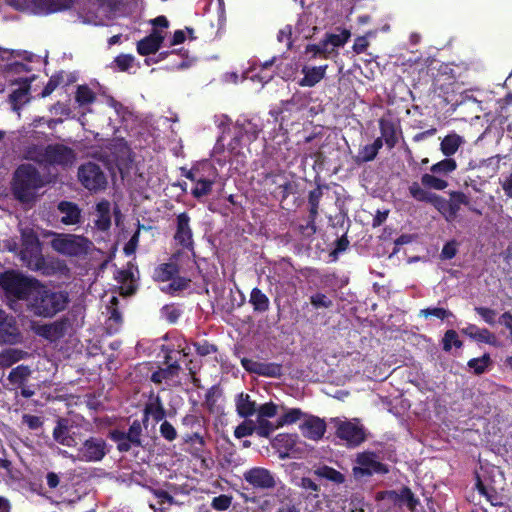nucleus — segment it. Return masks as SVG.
<instances>
[{
  "label": "nucleus",
  "instance_id": "f257e3e1",
  "mask_svg": "<svg viewBox=\"0 0 512 512\" xmlns=\"http://www.w3.org/2000/svg\"><path fill=\"white\" fill-rule=\"evenodd\" d=\"M69 303L70 296L66 290H56L40 282L26 307L33 316L50 319L66 310Z\"/></svg>",
  "mask_w": 512,
  "mask_h": 512
},
{
  "label": "nucleus",
  "instance_id": "f03ea898",
  "mask_svg": "<svg viewBox=\"0 0 512 512\" xmlns=\"http://www.w3.org/2000/svg\"><path fill=\"white\" fill-rule=\"evenodd\" d=\"M43 185V179L35 166L21 164L14 172L12 193L18 201L28 203L34 200L38 189Z\"/></svg>",
  "mask_w": 512,
  "mask_h": 512
},
{
  "label": "nucleus",
  "instance_id": "7ed1b4c3",
  "mask_svg": "<svg viewBox=\"0 0 512 512\" xmlns=\"http://www.w3.org/2000/svg\"><path fill=\"white\" fill-rule=\"evenodd\" d=\"M40 281L28 277L15 270H8L0 274V287L9 299L26 301L29 303Z\"/></svg>",
  "mask_w": 512,
  "mask_h": 512
},
{
  "label": "nucleus",
  "instance_id": "20e7f679",
  "mask_svg": "<svg viewBox=\"0 0 512 512\" xmlns=\"http://www.w3.org/2000/svg\"><path fill=\"white\" fill-rule=\"evenodd\" d=\"M20 256L29 269L48 274V266L42 254L41 243L33 231L22 234Z\"/></svg>",
  "mask_w": 512,
  "mask_h": 512
},
{
  "label": "nucleus",
  "instance_id": "39448f33",
  "mask_svg": "<svg viewBox=\"0 0 512 512\" xmlns=\"http://www.w3.org/2000/svg\"><path fill=\"white\" fill-rule=\"evenodd\" d=\"M92 242L76 234H56L51 241L52 248L59 254L69 257H81L88 254Z\"/></svg>",
  "mask_w": 512,
  "mask_h": 512
},
{
  "label": "nucleus",
  "instance_id": "423d86ee",
  "mask_svg": "<svg viewBox=\"0 0 512 512\" xmlns=\"http://www.w3.org/2000/svg\"><path fill=\"white\" fill-rule=\"evenodd\" d=\"M143 421L135 419L127 431L114 429L109 431V438L117 444V450L120 453H127L133 447L143 448Z\"/></svg>",
  "mask_w": 512,
  "mask_h": 512
},
{
  "label": "nucleus",
  "instance_id": "0eeeda50",
  "mask_svg": "<svg viewBox=\"0 0 512 512\" xmlns=\"http://www.w3.org/2000/svg\"><path fill=\"white\" fill-rule=\"evenodd\" d=\"M356 465L353 467V475L356 478L371 477L375 474L386 475L389 473V466L379 460L377 453L363 451L356 455Z\"/></svg>",
  "mask_w": 512,
  "mask_h": 512
},
{
  "label": "nucleus",
  "instance_id": "6e6552de",
  "mask_svg": "<svg viewBox=\"0 0 512 512\" xmlns=\"http://www.w3.org/2000/svg\"><path fill=\"white\" fill-rule=\"evenodd\" d=\"M450 198L446 199L438 196L435 209L449 222L454 221L459 213L461 205L468 206L469 210L481 215V211L470 206V200L467 195L461 191H452Z\"/></svg>",
  "mask_w": 512,
  "mask_h": 512
},
{
  "label": "nucleus",
  "instance_id": "1a4fd4ad",
  "mask_svg": "<svg viewBox=\"0 0 512 512\" xmlns=\"http://www.w3.org/2000/svg\"><path fill=\"white\" fill-rule=\"evenodd\" d=\"M78 180L84 188L91 192L104 190L107 186V178L101 167L93 162L82 164L78 168Z\"/></svg>",
  "mask_w": 512,
  "mask_h": 512
},
{
  "label": "nucleus",
  "instance_id": "9d476101",
  "mask_svg": "<svg viewBox=\"0 0 512 512\" xmlns=\"http://www.w3.org/2000/svg\"><path fill=\"white\" fill-rule=\"evenodd\" d=\"M108 453L106 440L91 436L78 449V459L84 462H100Z\"/></svg>",
  "mask_w": 512,
  "mask_h": 512
},
{
  "label": "nucleus",
  "instance_id": "9b49d317",
  "mask_svg": "<svg viewBox=\"0 0 512 512\" xmlns=\"http://www.w3.org/2000/svg\"><path fill=\"white\" fill-rule=\"evenodd\" d=\"M41 157V160L49 165L68 166L74 162L75 152L63 144H49L44 148Z\"/></svg>",
  "mask_w": 512,
  "mask_h": 512
},
{
  "label": "nucleus",
  "instance_id": "f8f14e48",
  "mask_svg": "<svg viewBox=\"0 0 512 512\" xmlns=\"http://www.w3.org/2000/svg\"><path fill=\"white\" fill-rule=\"evenodd\" d=\"M335 434L339 439L345 441L349 448L358 447L366 440L364 427L351 421H339Z\"/></svg>",
  "mask_w": 512,
  "mask_h": 512
},
{
  "label": "nucleus",
  "instance_id": "ddd939ff",
  "mask_svg": "<svg viewBox=\"0 0 512 512\" xmlns=\"http://www.w3.org/2000/svg\"><path fill=\"white\" fill-rule=\"evenodd\" d=\"M243 479L252 488L258 490H268L276 486V480L273 473L263 467H253L243 473Z\"/></svg>",
  "mask_w": 512,
  "mask_h": 512
},
{
  "label": "nucleus",
  "instance_id": "4468645a",
  "mask_svg": "<svg viewBox=\"0 0 512 512\" xmlns=\"http://www.w3.org/2000/svg\"><path fill=\"white\" fill-rule=\"evenodd\" d=\"M176 232L174 240L185 249L192 250L194 247L193 232L190 227V216L187 212L177 215Z\"/></svg>",
  "mask_w": 512,
  "mask_h": 512
},
{
  "label": "nucleus",
  "instance_id": "2eb2a0df",
  "mask_svg": "<svg viewBox=\"0 0 512 512\" xmlns=\"http://www.w3.org/2000/svg\"><path fill=\"white\" fill-rule=\"evenodd\" d=\"M21 340V333L13 316L0 309V343L16 344Z\"/></svg>",
  "mask_w": 512,
  "mask_h": 512
},
{
  "label": "nucleus",
  "instance_id": "dca6fc26",
  "mask_svg": "<svg viewBox=\"0 0 512 512\" xmlns=\"http://www.w3.org/2000/svg\"><path fill=\"white\" fill-rule=\"evenodd\" d=\"M300 441L297 434H279L274 439V447L277 448L281 458L296 457L301 452Z\"/></svg>",
  "mask_w": 512,
  "mask_h": 512
},
{
  "label": "nucleus",
  "instance_id": "f3484780",
  "mask_svg": "<svg viewBox=\"0 0 512 512\" xmlns=\"http://www.w3.org/2000/svg\"><path fill=\"white\" fill-rule=\"evenodd\" d=\"M379 129L387 148L393 149L398 143V133H401L399 122L391 117H381L379 119Z\"/></svg>",
  "mask_w": 512,
  "mask_h": 512
},
{
  "label": "nucleus",
  "instance_id": "a211bd4d",
  "mask_svg": "<svg viewBox=\"0 0 512 512\" xmlns=\"http://www.w3.org/2000/svg\"><path fill=\"white\" fill-rule=\"evenodd\" d=\"M149 417H152L153 420L158 423L165 419L166 410L163 406L162 399L159 395H154L153 393L150 395L149 401L145 404L143 410V425L147 428Z\"/></svg>",
  "mask_w": 512,
  "mask_h": 512
},
{
  "label": "nucleus",
  "instance_id": "6ab92c4d",
  "mask_svg": "<svg viewBox=\"0 0 512 512\" xmlns=\"http://www.w3.org/2000/svg\"><path fill=\"white\" fill-rule=\"evenodd\" d=\"M233 128L238 129L239 133L243 134L246 143H252L257 140L263 130V126L259 120L246 117L238 118Z\"/></svg>",
  "mask_w": 512,
  "mask_h": 512
},
{
  "label": "nucleus",
  "instance_id": "aec40b11",
  "mask_svg": "<svg viewBox=\"0 0 512 512\" xmlns=\"http://www.w3.org/2000/svg\"><path fill=\"white\" fill-rule=\"evenodd\" d=\"M34 5L35 11L42 14H51L70 9L75 0H23Z\"/></svg>",
  "mask_w": 512,
  "mask_h": 512
},
{
  "label": "nucleus",
  "instance_id": "412c9836",
  "mask_svg": "<svg viewBox=\"0 0 512 512\" xmlns=\"http://www.w3.org/2000/svg\"><path fill=\"white\" fill-rule=\"evenodd\" d=\"M164 41V36L158 30L152 32L137 42V52L141 56H148L155 54L161 47Z\"/></svg>",
  "mask_w": 512,
  "mask_h": 512
},
{
  "label": "nucleus",
  "instance_id": "4be33fe9",
  "mask_svg": "<svg viewBox=\"0 0 512 512\" xmlns=\"http://www.w3.org/2000/svg\"><path fill=\"white\" fill-rule=\"evenodd\" d=\"M300 429L304 437L317 441L323 437L326 431V423L319 417L309 416L300 425Z\"/></svg>",
  "mask_w": 512,
  "mask_h": 512
},
{
  "label": "nucleus",
  "instance_id": "5701e85b",
  "mask_svg": "<svg viewBox=\"0 0 512 512\" xmlns=\"http://www.w3.org/2000/svg\"><path fill=\"white\" fill-rule=\"evenodd\" d=\"M68 327L69 320L64 317L52 323L41 325L37 333L46 339L56 340L65 336Z\"/></svg>",
  "mask_w": 512,
  "mask_h": 512
},
{
  "label": "nucleus",
  "instance_id": "b1692460",
  "mask_svg": "<svg viewBox=\"0 0 512 512\" xmlns=\"http://www.w3.org/2000/svg\"><path fill=\"white\" fill-rule=\"evenodd\" d=\"M327 65L321 66H303L301 72L303 77L298 81L301 87H314L326 75Z\"/></svg>",
  "mask_w": 512,
  "mask_h": 512
},
{
  "label": "nucleus",
  "instance_id": "393cba45",
  "mask_svg": "<svg viewBox=\"0 0 512 512\" xmlns=\"http://www.w3.org/2000/svg\"><path fill=\"white\" fill-rule=\"evenodd\" d=\"M52 435L54 441L63 446L75 447L77 445L75 438L70 434L68 419L66 418H59L57 420Z\"/></svg>",
  "mask_w": 512,
  "mask_h": 512
},
{
  "label": "nucleus",
  "instance_id": "a878e982",
  "mask_svg": "<svg viewBox=\"0 0 512 512\" xmlns=\"http://www.w3.org/2000/svg\"><path fill=\"white\" fill-rule=\"evenodd\" d=\"M59 212L63 215L61 222L64 225H75L81 221V209L70 201H61L57 206Z\"/></svg>",
  "mask_w": 512,
  "mask_h": 512
},
{
  "label": "nucleus",
  "instance_id": "bb28decb",
  "mask_svg": "<svg viewBox=\"0 0 512 512\" xmlns=\"http://www.w3.org/2000/svg\"><path fill=\"white\" fill-rule=\"evenodd\" d=\"M316 218L309 213L307 218L291 223V228L301 240H311L317 230Z\"/></svg>",
  "mask_w": 512,
  "mask_h": 512
},
{
  "label": "nucleus",
  "instance_id": "cd10ccee",
  "mask_svg": "<svg viewBox=\"0 0 512 512\" xmlns=\"http://www.w3.org/2000/svg\"><path fill=\"white\" fill-rule=\"evenodd\" d=\"M462 332L469 336L471 339L481 343H487L493 346L497 345L496 336L487 328H479L475 324H469Z\"/></svg>",
  "mask_w": 512,
  "mask_h": 512
},
{
  "label": "nucleus",
  "instance_id": "c85d7f7f",
  "mask_svg": "<svg viewBox=\"0 0 512 512\" xmlns=\"http://www.w3.org/2000/svg\"><path fill=\"white\" fill-rule=\"evenodd\" d=\"M235 406L237 414L244 419L253 416L257 412L256 402L251 400L250 395L244 392L236 395Z\"/></svg>",
  "mask_w": 512,
  "mask_h": 512
},
{
  "label": "nucleus",
  "instance_id": "c756f323",
  "mask_svg": "<svg viewBox=\"0 0 512 512\" xmlns=\"http://www.w3.org/2000/svg\"><path fill=\"white\" fill-rule=\"evenodd\" d=\"M476 481L475 488L478 493L486 498V500L495 507H500L503 505L501 501V496L498 493L497 489L492 485H485L482 481L480 475L476 473Z\"/></svg>",
  "mask_w": 512,
  "mask_h": 512
},
{
  "label": "nucleus",
  "instance_id": "7c9ffc66",
  "mask_svg": "<svg viewBox=\"0 0 512 512\" xmlns=\"http://www.w3.org/2000/svg\"><path fill=\"white\" fill-rule=\"evenodd\" d=\"M265 503L266 505L271 506L268 509L269 512H300L294 504L293 499L289 496H281L280 494H276Z\"/></svg>",
  "mask_w": 512,
  "mask_h": 512
},
{
  "label": "nucleus",
  "instance_id": "2f4dec72",
  "mask_svg": "<svg viewBox=\"0 0 512 512\" xmlns=\"http://www.w3.org/2000/svg\"><path fill=\"white\" fill-rule=\"evenodd\" d=\"M465 143V139L455 132L447 134L440 142V151L445 157L453 156Z\"/></svg>",
  "mask_w": 512,
  "mask_h": 512
},
{
  "label": "nucleus",
  "instance_id": "473e14b6",
  "mask_svg": "<svg viewBox=\"0 0 512 512\" xmlns=\"http://www.w3.org/2000/svg\"><path fill=\"white\" fill-rule=\"evenodd\" d=\"M249 303L256 313H265L270 308L268 296L258 287H254L250 292Z\"/></svg>",
  "mask_w": 512,
  "mask_h": 512
},
{
  "label": "nucleus",
  "instance_id": "72a5a7b5",
  "mask_svg": "<svg viewBox=\"0 0 512 512\" xmlns=\"http://www.w3.org/2000/svg\"><path fill=\"white\" fill-rule=\"evenodd\" d=\"M180 369L181 367L179 360H174L173 364L154 371L150 377V380L155 384H161L164 380H169L177 376Z\"/></svg>",
  "mask_w": 512,
  "mask_h": 512
},
{
  "label": "nucleus",
  "instance_id": "f704fd0d",
  "mask_svg": "<svg viewBox=\"0 0 512 512\" xmlns=\"http://www.w3.org/2000/svg\"><path fill=\"white\" fill-rule=\"evenodd\" d=\"M96 210L98 218L95 220V226L101 231L108 230L111 226L110 203L102 200L97 203Z\"/></svg>",
  "mask_w": 512,
  "mask_h": 512
},
{
  "label": "nucleus",
  "instance_id": "c9c22d12",
  "mask_svg": "<svg viewBox=\"0 0 512 512\" xmlns=\"http://www.w3.org/2000/svg\"><path fill=\"white\" fill-rule=\"evenodd\" d=\"M409 194L411 195V197H413L416 201H419V202H425V203H430L431 205H433L435 207L436 205V202L438 199V196L437 194L435 193H432V192H429L425 189H423L418 182H413L410 186H409Z\"/></svg>",
  "mask_w": 512,
  "mask_h": 512
},
{
  "label": "nucleus",
  "instance_id": "e433bc0d",
  "mask_svg": "<svg viewBox=\"0 0 512 512\" xmlns=\"http://www.w3.org/2000/svg\"><path fill=\"white\" fill-rule=\"evenodd\" d=\"M179 273L177 264L169 262L160 264L154 271V278L159 282H166L173 279Z\"/></svg>",
  "mask_w": 512,
  "mask_h": 512
},
{
  "label": "nucleus",
  "instance_id": "4c0bfd02",
  "mask_svg": "<svg viewBox=\"0 0 512 512\" xmlns=\"http://www.w3.org/2000/svg\"><path fill=\"white\" fill-rule=\"evenodd\" d=\"M299 99H297L295 96H293L291 99L282 101L281 106L277 109H272L270 111V115L275 118L276 121H278V117L281 116V124L284 121V116H282L284 113H293L300 111V107L298 105Z\"/></svg>",
  "mask_w": 512,
  "mask_h": 512
},
{
  "label": "nucleus",
  "instance_id": "58836bf2",
  "mask_svg": "<svg viewBox=\"0 0 512 512\" xmlns=\"http://www.w3.org/2000/svg\"><path fill=\"white\" fill-rule=\"evenodd\" d=\"M31 374V370L26 365H18L17 367L13 368L9 375L8 380L9 382L18 387L23 386V384H26L28 377Z\"/></svg>",
  "mask_w": 512,
  "mask_h": 512
},
{
  "label": "nucleus",
  "instance_id": "ea45409f",
  "mask_svg": "<svg viewBox=\"0 0 512 512\" xmlns=\"http://www.w3.org/2000/svg\"><path fill=\"white\" fill-rule=\"evenodd\" d=\"M457 169V163L455 159L451 157H445L443 160L433 164L430 167V171L439 176H447Z\"/></svg>",
  "mask_w": 512,
  "mask_h": 512
},
{
  "label": "nucleus",
  "instance_id": "a19ab883",
  "mask_svg": "<svg viewBox=\"0 0 512 512\" xmlns=\"http://www.w3.org/2000/svg\"><path fill=\"white\" fill-rule=\"evenodd\" d=\"M201 431L202 430H195L192 432H187L183 435L184 443L190 444L194 448L195 453L202 452L206 445V441Z\"/></svg>",
  "mask_w": 512,
  "mask_h": 512
},
{
  "label": "nucleus",
  "instance_id": "79ce46f5",
  "mask_svg": "<svg viewBox=\"0 0 512 512\" xmlns=\"http://www.w3.org/2000/svg\"><path fill=\"white\" fill-rule=\"evenodd\" d=\"M190 283L191 279L189 278L175 276L173 279H171V282L166 287L162 288V291L171 296H175L178 291L186 290L189 288Z\"/></svg>",
  "mask_w": 512,
  "mask_h": 512
},
{
  "label": "nucleus",
  "instance_id": "37998d69",
  "mask_svg": "<svg viewBox=\"0 0 512 512\" xmlns=\"http://www.w3.org/2000/svg\"><path fill=\"white\" fill-rule=\"evenodd\" d=\"M119 299L116 296H112L107 310L109 313V328L112 329V323L115 324L114 330L117 331L118 327L122 324V314L118 309Z\"/></svg>",
  "mask_w": 512,
  "mask_h": 512
},
{
  "label": "nucleus",
  "instance_id": "c03bdc74",
  "mask_svg": "<svg viewBox=\"0 0 512 512\" xmlns=\"http://www.w3.org/2000/svg\"><path fill=\"white\" fill-rule=\"evenodd\" d=\"M96 94L87 85H79L75 93V101L79 106H85L94 103Z\"/></svg>",
  "mask_w": 512,
  "mask_h": 512
},
{
  "label": "nucleus",
  "instance_id": "a18cd8bd",
  "mask_svg": "<svg viewBox=\"0 0 512 512\" xmlns=\"http://www.w3.org/2000/svg\"><path fill=\"white\" fill-rule=\"evenodd\" d=\"M221 396L222 389L218 385H213L207 390L204 405L210 413L218 412L216 402Z\"/></svg>",
  "mask_w": 512,
  "mask_h": 512
},
{
  "label": "nucleus",
  "instance_id": "49530a36",
  "mask_svg": "<svg viewBox=\"0 0 512 512\" xmlns=\"http://www.w3.org/2000/svg\"><path fill=\"white\" fill-rule=\"evenodd\" d=\"M30 86L26 84L23 87L15 89L10 95V103L14 110H19L24 103L27 102V95L29 94Z\"/></svg>",
  "mask_w": 512,
  "mask_h": 512
},
{
  "label": "nucleus",
  "instance_id": "de8ad7c7",
  "mask_svg": "<svg viewBox=\"0 0 512 512\" xmlns=\"http://www.w3.org/2000/svg\"><path fill=\"white\" fill-rule=\"evenodd\" d=\"M315 473L336 484H342L345 481V476L341 472L327 465L319 467Z\"/></svg>",
  "mask_w": 512,
  "mask_h": 512
},
{
  "label": "nucleus",
  "instance_id": "09e8293b",
  "mask_svg": "<svg viewBox=\"0 0 512 512\" xmlns=\"http://www.w3.org/2000/svg\"><path fill=\"white\" fill-rule=\"evenodd\" d=\"M350 36V32L346 29H343L339 34L326 33L324 40L329 44V46L336 50L339 47H343L349 40Z\"/></svg>",
  "mask_w": 512,
  "mask_h": 512
},
{
  "label": "nucleus",
  "instance_id": "8fccbe9b",
  "mask_svg": "<svg viewBox=\"0 0 512 512\" xmlns=\"http://www.w3.org/2000/svg\"><path fill=\"white\" fill-rule=\"evenodd\" d=\"M259 376L280 378L283 375V367L275 362H261Z\"/></svg>",
  "mask_w": 512,
  "mask_h": 512
},
{
  "label": "nucleus",
  "instance_id": "3c124183",
  "mask_svg": "<svg viewBox=\"0 0 512 512\" xmlns=\"http://www.w3.org/2000/svg\"><path fill=\"white\" fill-rule=\"evenodd\" d=\"M439 175L425 173L421 177V184L426 188L435 190H444L448 186V182L438 177Z\"/></svg>",
  "mask_w": 512,
  "mask_h": 512
},
{
  "label": "nucleus",
  "instance_id": "603ef678",
  "mask_svg": "<svg viewBox=\"0 0 512 512\" xmlns=\"http://www.w3.org/2000/svg\"><path fill=\"white\" fill-rule=\"evenodd\" d=\"M234 134L232 139L227 145V149L230 152V154L234 156H238L241 154L242 148L245 145H248L249 143L245 142V137L242 133H239V130L236 128H233Z\"/></svg>",
  "mask_w": 512,
  "mask_h": 512
},
{
  "label": "nucleus",
  "instance_id": "864d4df0",
  "mask_svg": "<svg viewBox=\"0 0 512 512\" xmlns=\"http://www.w3.org/2000/svg\"><path fill=\"white\" fill-rule=\"evenodd\" d=\"M490 363V355L488 353H485L482 357L470 359L467 365L470 369L473 370L474 374L481 375L486 371Z\"/></svg>",
  "mask_w": 512,
  "mask_h": 512
},
{
  "label": "nucleus",
  "instance_id": "5fc2aeb1",
  "mask_svg": "<svg viewBox=\"0 0 512 512\" xmlns=\"http://www.w3.org/2000/svg\"><path fill=\"white\" fill-rule=\"evenodd\" d=\"M214 183V177H212L211 180H199V183H196V186L191 190L192 196L196 199H200L209 195L212 191Z\"/></svg>",
  "mask_w": 512,
  "mask_h": 512
},
{
  "label": "nucleus",
  "instance_id": "6e6d98bb",
  "mask_svg": "<svg viewBox=\"0 0 512 512\" xmlns=\"http://www.w3.org/2000/svg\"><path fill=\"white\" fill-rule=\"evenodd\" d=\"M323 192L321 186L311 190L308 195L309 213L312 217L318 216V209Z\"/></svg>",
  "mask_w": 512,
  "mask_h": 512
},
{
  "label": "nucleus",
  "instance_id": "4d7b16f0",
  "mask_svg": "<svg viewBox=\"0 0 512 512\" xmlns=\"http://www.w3.org/2000/svg\"><path fill=\"white\" fill-rule=\"evenodd\" d=\"M303 412L299 408L289 409L281 417L278 418L276 427H282L284 425L296 423L303 416Z\"/></svg>",
  "mask_w": 512,
  "mask_h": 512
},
{
  "label": "nucleus",
  "instance_id": "13d9d810",
  "mask_svg": "<svg viewBox=\"0 0 512 512\" xmlns=\"http://www.w3.org/2000/svg\"><path fill=\"white\" fill-rule=\"evenodd\" d=\"M398 500L401 503H405L410 511H414L419 504L418 498H416L412 490L406 486L400 490Z\"/></svg>",
  "mask_w": 512,
  "mask_h": 512
},
{
  "label": "nucleus",
  "instance_id": "bf43d9fd",
  "mask_svg": "<svg viewBox=\"0 0 512 512\" xmlns=\"http://www.w3.org/2000/svg\"><path fill=\"white\" fill-rule=\"evenodd\" d=\"M22 358V351L17 349H7L0 353V366L9 367Z\"/></svg>",
  "mask_w": 512,
  "mask_h": 512
},
{
  "label": "nucleus",
  "instance_id": "052dcab7",
  "mask_svg": "<svg viewBox=\"0 0 512 512\" xmlns=\"http://www.w3.org/2000/svg\"><path fill=\"white\" fill-rule=\"evenodd\" d=\"M443 344V350L446 352H449L452 348V346H455L456 348L462 347L463 343L459 339L458 334L455 330L450 329L447 330L444 334V337L442 339Z\"/></svg>",
  "mask_w": 512,
  "mask_h": 512
},
{
  "label": "nucleus",
  "instance_id": "680f3d73",
  "mask_svg": "<svg viewBox=\"0 0 512 512\" xmlns=\"http://www.w3.org/2000/svg\"><path fill=\"white\" fill-rule=\"evenodd\" d=\"M182 426L190 430V432L195 430H203V419L202 417L196 414H187L181 419Z\"/></svg>",
  "mask_w": 512,
  "mask_h": 512
},
{
  "label": "nucleus",
  "instance_id": "e2e57ef3",
  "mask_svg": "<svg viewBox=\"0 0 512 512\" xmlns=\"http://www.w3.org/2000/svg\"><path fill=\"white\" fill-rule=\"evenodd\" d=\"M299 486L307 492L306 498L317 499L320 493V486L309 477H302Z\"/></svg>",
  "mask_w": 512,
  "mask_h": 512
},
{
  "label": "nucleus",
  "instance_id": "0e129e2a",
  "mask_svg": "<svg viewBox=\"0 0 512 512\" xmlns=\"http://www.w3.org/2000/svg\"><path fill=\"white\" fill-rule=\"evenodd\" d=\"M377 155L378 154L373 149V147L368 144L359 149L358 154L354 157V160L357 164L366 163L373 161Z\"/></svg>",
  "mask_w": 512,
  "mask_h": 512
},
{
  "label": "nucleus",
  "instance_id": "69168bd1",
  "mask_svg": "<svg viewBox=\"0 0 512 512\" xmlns=\"http://www.w3.org/2000/svg\"><path fill=\"white\" fill-rule=\"evenodd\" d=\"M309 300H310V304L315 309H320V308L329 309L333 306V301L322 292H317V293L312 294L310 296Z\"/></svg>",
  "mask_w": 512,
  "mask_h": 512
},
{
  "label": "nucleus",
  "instance_id": "338daca9",
  "mask_svg": "<svg viewBox=\"0 0 512 512\" xmlns=\"http://www.w3.org/2000/svg\"><path fill=\"white\" fill-rule=\"evenodd\" d=\"M256 432V425L251 420H245L240 423L234 430V436L241 439L253 435Z\"/></svg>",
  "mask_w": 512,
  "mask_h": 512
},
{
  "label": "nucleus",
  "instance_id": "774afa93",
  "mask_svg": "<svg viewBox=\"0 0 512 512\" xmlns=\"http://www.w3.org/2000/svg\"><path fill=\"white\" fill-rule=\"evenodd\" d=\"M280 189L281 202L285 201L290 195L298 193L299 184L296 181L286 180L278 186Z\"/></svg>",
  "mask_w": 512,
  "mask_h": 512
}]
</instances>
